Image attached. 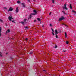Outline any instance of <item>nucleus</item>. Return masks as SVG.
<instances>
[{
    "mask_svg": "<svg viewBox=\"0 0 76 76\" xmlns=\"http://www.w3.org/2000/svg\"><path fill=\"white\" fill-rule=\"evenodd\" d=\"M28 1L29 2L30 1L29 0H28Z\"/></svg>",
    "mask_w": 76,
    "mask_h": 76,
    "instance_id": "obj_40",
    "label": "nucleus"
},
{
    "mask_svg": "<svg viewBox=\"0 0 76 76\" xmlns=\"http://www.w3.org/2000/svg\"><path fill=\"white\" fill-rule=\"evenodd\" d=\"M33 12H34V13H35V14L34 13H31L30 15V16H29V18H28V19H29V18H30V19H31V17L32 16V15L34 16V15H36V14H37V11L35 10H33Z\"/></svg>",
    "mask_w": 76,
    "mask_h": 76,
    "instance_id": "obj_1",
    "label": "nucleus"
},
{
    "mask_svg": "<svg viewBox=\"0 0 76 76\" xmlns=\"http://www.w3.org/2000/svg\"><path fill=\"white\" fill-rule=\"evenodd\" d=\"M52 1L53 3H54V0H52Z\"/></svg>",
    "mask_w": 76,
    "mask_h": 76,
    "instance_id": "obj_20",
    "label": "nucleus"
},
{
    "mask_svg": "<svg viewBox=\"0 0 76 76\" xmlns=\"http://www.w3.org/2000/svg\"><path fill=\"white\" fill-rule=\"evenodd\" d=\"M0 21H1V22H2V20H1V19H0Z\"/></svg>",
    "mask_w": 76,
    "mask_h": 76,
    "instance_id": "obj_31",
    "label": "nucleus"
},
{
    "mask_svg": "<svg viewBox=\"0 0 76 76\" xmlns=\"http://www.w3.org/2000/svg\"><path fill=\"white\" fill-rule=\"evenodd\" d=\"M62 12H63V13H64V15H66V14L65 13V12L64 11H62Z\"/></svg>",
    "mask_w": 76,
    "mask_h": 76,
    "instance_id": "obj_17",
    "label": "nucleus"
},
{
    "mask_svg": "<svg viewBox=\"0 0 76 76\" xmlns=\"http://www.w3.org/2000/svg\"><path fill=\"white\" fill-rule=\"evenodd\" d=\"M39 76H41V74H39Z\"/></svg>",
    "mask_w": 76,
    "mask_h": 76,
    "instance_id": "obj_39",
    "label": "nucleus"
},
{
    "mask_svg": "<svg viewBox=\"0 0 76 76\" xmlns=\"http://www.w3.org/2000/svg\"><path fill=\"white\" fill-rule=\"evenodd\" d=\"M36 21H37V20H34V22H36Z\"/></svg>",
    "mask_w": 76,
    "mask_h": 76,
    "instance_id": "obj_28",
    "label": "nucleus"
},
{
    "mask_svg": "<svg viewBox=\"0 0 76 76\" xmlns=\"http://www.w3.org/2000/svg\"><path fill=\"white\" fill-rule=\"evenodd\" d=\"M10 29H8L7 31H6V33H9L10 32Z\"/></svg>",
    "mask_w": 76,
    "mask_h": 76,
    "instance_id": "obj_9",
    "label": "nucleus"
},
{
    "mask_svg": "<svg viewBox=\"0 0 76 76\" xmlns=\"http://www.w3.org/2000/svg\"><path fill=\"white\" fill-rule=\"evenodd\" d=\"M17 3H18V4H19V3H20V1H17Z\"/></svg>",
    "mask_w": 76,
    "mask_h": 76,
    "instance_id": "obj_14",
    "label": "nucleus"
},
{
    "mask_svg": "<svg viewBox=\"0 0 76 76\" xmlns=\"http://www.w3.org/2000/svg\"><path fill=\"white\" fill-rule=\"evenodd\" d=\"M63 9H65L66 10H67L68 9L67 8V7H66V4H65L64 5V7H63Z\"/></svg>",
    "mask_w": 76,
    "mask_h": 76,
    "instance_id": "obj_4",
    "label": "nucleus"
},
{
    "mask_svg": "<svg viewBox=\"0 0 76 76\" xmlns=\"http://www.w3.org/2000/svg\"><path fill=\"white\" fill-rule=\"evenodd\" d=\"M57 34H58V32H55L56 35H57Z\"/></svg>",
    "mask_w": 76,
    "mask_h": 76,
    "instance_id": "obj_21",
    "label": "nucleus"
},
{
    "mask_svg": "<svg viewBox=\"0 0 76 76\" xmlns=\"http://www.w3.org/2000/svg\"><path fill=\"white\" fill-rule=\"evenodd\" d=\"M22 6H23V7H25V4L24 3H22Z\"/></svg>",
    "mask_w": 76,
    "mask_h": 76,
    "instance_id": "obj_12",
    "label": "nucleus"
},
{
    "mask_svg": "<svg viewBox=\"0 0 76 76\" xmlns=\"http://www.w3.org/2000/svg\"><path fill=\"white\" fill-rule=\"evenodd\" d=\"M0 57H2V53H0Z\"/></svg>",
    "mask_w": 76,
    "mask_h": 76,
    "instance_id": "obj_18",
    "label": "nucleus"
},
{
    "mask_svg": "<svg viewBox=\"0 0 76 76\" xmlns=\"http://www.w3.org/2000/svg\"><path fill=\"white\" fill-rule=\"evenodd\" d=\"M66 44H69V42H68V41H66Z\"/></svg>",
    "mask_w": 76,
    "mask_h": 76,
    "instance_id": "obj_19",
    "label": "nucleus"
},
{
    "mask_svg": "<svg viewBox=\"0 0 76 76\" xmlns=\"http://www.w3.org/2000/svg\"><path fill=\"white\" fill-rule=\"evenodd\" d=\"M63 52H64V53H65V52H66V51L65 50H63Z\"/></svg>",
    "mask_w": 76,
    "mask_h": 76,
    "instance_id": "obj_34",
    "label": "nucleus"
},
{
    "mask_svg": "<svg viewBox=\"0 0 76 76\" xmlns=\"http://www.w3.org/2000/svg\"><path fill=\"white\" fill-rule=\"evenodd\" d=\"M52 31H53V32H54V31L53 30V28L52 29Z\"/></svg>",
    "mask_w": 76,
    "mask_h": 76,
    "instance_id": "obj_26",
    "label": "nucleus"
},
{
    "mask_svg": "<svg viewBox=\"0 0 76 76\" xmlns=\"http://www.w3.org/2000/svg\"><path fill=\"white\" fill-rule=\"evenodd\" d=\"M69 6H70V9H72V5H71V4H70Z\"/></svg>",
    "mask_w": 76,
    "mask_h": 76,
    "instance_id": "obj_13",
    "label": "nucleus"
},
{
    "mask_svg": "<svg viewBox=\"0 0 76 76\" xmlns=\"http://www.w3.org/2000/svg\"><path fill=\"white\" fill-rule=\"evenodd\" d=\"M52 34H53V35H54V33L53 32H52Z\"/></svg>",
    "mask_w": 76,
    "mask_h": 76,
    "instance_id": "obj_23",
    "label": "nucleus"
},
{
    "mask_svg": "<svg viewBox=\"0 0 76 76\" xmlns=\"http://www.w3.org/2000/svg\"><path fill=\"white\" fill-rule=\"evenodd\" d=\"M24 21V22L23 21H22L20 22V23H21L22 24H23V25L24 23H26V19H25Z\"/></svg>",
    "mask_w": 76,
    "mask_h": 76,
    "instance_id": "obj_2",
    "label": "nucleus"
},
{
    "mask_svg": "<svg viewBox=\"0 0 76 76\" xmlns=\"http://www.w3.org/2000/svg\"><path fill=\"white\" fill-rule=\"evenodd\" d=\"M32 53H33L32 52H30V54H32Z\"/></svg>",
    "mask_w": 76,
    "mask_h": 76,
    "instance_id": "obj_29",
    "label": "nucleus"
},
{
    "mask_svg": "<svg viewBox=\"0 0 76 76\" xmlns=\"http://www.w3.org/2000/svg\"><path fill=\"white\" fill-rule=\"evenodd\" d=\"M13 10V9L11 7L10 8L9 10H8V11L9 12V11H12Z\"/></svg>",
    "mask_w": 76,
    "mask_h": 76,
    "instance_id": "obj_7",
    "label": "nucleus"
},
{
    "mask_svg": "<svg viewBox=\"0 0 76 76\" xmlns=\"http://www.w3.org/2000/svg\"><path fill=\"white\" fill-rule=\"evenodd\" d=\"M57 45H55V48H57Z\"/></svg>",
    "mask_w": 76,
    "mask_h": 76,
    "instance_id": "obj_25",
    "label": "nucleus"
},
{
    "mask_svg": "<svg viewBox=\"0 0 76 76\" xmlns=\"http://www.w3.org/2000/svg\"><path fill=\"white\" fill-rule=\"evenodd\" d=\"M12 22H13L14 23H15V21H14V20H12Z\"/></svg>",
    "mask_w": 76,
    "mask_h": 76,
    "instance_id": "obj_22",
    "label": "nucleus"
},
{
    "mask_svg": "<svg viewBox=\"0 0 76 76\" xmlns=\"http://www.w3.org/2000/svg\"><path fill=\"white\" fill-rule=\"evenodd\" d=\"M51 13L50 12L49 14V15H51Z\"/></svg>",
    "mask_w": 76,
    "mask_h": 76,
    "instance_id": "obj_33",
    "label": "nucleus"
},
{
    "mask_svg": "<svg viewBox=\"0 0 76 76\" xmlns=\"http://www.w3.org/2000/svg\"><path fill=\"white\" fill-rule=\"evenodd\" d=\"M6 55L7 54V53H6Z\"/></svg>",
    "mask_w": 76,
    "mask_h": 76,
    "instance_id": "obj_41",
    "label": "nucleus"
},
{
    "mask_svg": "<svg viewBox=\"0 0 76 76\" xmlns=\"http://www.w3.org/2000/svg\"><path fill=\"white\" fill-rule=\"evenodd\" d=\"M28 40V38H26V41H27Z\"/></svg>",
    "mask_w": 76,
    "mask_h": 76,
    "instance_id": "obj_24",
    "label": "nucleus"
},
{
    "mask_svg": "<svg viewBox=\"0 0 76 76\" xmlns=\"http://www.w3.org/2000/svg\"><path fill=\"white\" fill-rule=\"evenodd\" d=\"M64 17L62 16L61 18H60L59 19V21H61V20H64Z\"/></svg>",
    "mask_w": 76,
    "mask_h": 76,
    "instance_id": "obj_3",
    "label": "nucleus"
},
{
    "mask_svg": "<svg viewBox=\"0 0 76 76\" xmlns=\"http://www.w3.org/2000/svg\"><path fill=\"white\" fill-rule=\"evenodd\" d=\"M65 38H67V33L66 32H65Z\"/></svg>",
    "mask_w": 76,
    "mask_h": 76,
    "instance_id": "obj_11",
    "label": "nucleus"
},
{
    "mask_svg": "<svg viewBox=\"0 0 76 76\" xmlns=\"http://www.w3.org/2000/svg\"><path fill=\"white\" fill-rule=\"evenodd\" d=\"M6 26H7V24H6Z\"/></svg>",
    "mask_w": 76,
    "mask_h": 76,
    "instance_id": "obj_37",
    "label": "nucleus"
},
{
    "mask_svg": "<svg viewBox=\"0 0 76 76\" xmlns=\"http://www.w3.org/2000/svg\"><path fill=\"white\" fill-rule=\"evenodd\" d=\"M43 73H47V72L45 70H43Z\"/></svg>",
    "mask_w": 76,
    "mask_h": 76,
    "instance_id": "obj_8",
    "label": "nucleus"
},
{
    "mask_svg": "<svg viewBox=\"0 0 76 76\" xmlns=\"http://www.w3.org/2000/svg\"><path fill=\"white\" fill-rule=\"evenodd\" d=\"M75 13H76V12L75 11L74 12Z\"/></svg>",
    "mask_w": 76,
    "mask_h": 76,
    "instance_id": "obj_43",
    "label": "nucleus"
},
{
    "mask_svg": "<svg viewBox=\"0 0 76 76\" xmlns=\"http://www.w3.org/2000/svg\"><path fill=\"white\" fill-rule=\"evenodd\" d=\"M42 28H44V25H43L42 26Z\"/></svg>",
    "mask_w": 76,
    "mask_h": 76,
    "instance_id": "obj_35",
    "label": "nucleus"
},
{
    "mask_svg": "<svg viewBox=\"0 0 76 76\" xmlns=\"http://www.w3.org/2000/svg\"><path fill=\"white\" fill-rule=\"evenodd\" d=\"M1 28L0 27V36H1Z\"/></svg>",
    "mask_w": 76,
    "mask_h": 76,
    "instance_id": "obj_10",
    "label": "nucleus"
},
{
    "mask_svg": "<svg viewBox=\"0 0 76 76\" xmlns=\"http://www.w3.org/2000/svg\"><path fill=\"white\" fill-rule=\"evenodd\" d=\"M16 11V13H18V12H19V8H18V7H17Z\"/></svg>",
    "mask_w": 76,
    "mask_h": 76,
    "instance_id": "obj_6",
    "label": "nucleus"
},
{
    "mask_svg": "<svg viewBox=\"0 0 76 76\" xmlns=\"http://www.w3.org/2000/svg\"><path fill=\"white\" fill-rule=\"evenodd\" d=\"M13 18L12 17V16H9V17H8V19L10 20H12V19Z\"/></svg>",
    "mask_w": 76,
    "mask_h": 76,
    "instance_id": "obj_5",
    "label": "nucleus"
},
{
    "mask_svg": "<svg viewBox=\"0 0 76 76\" xmlns=\"http://www.w3.org/2000/svg\"><path fill=\"white\" fill-rule=\"evenodd\" d=\"M25 28L26 29H29V28H28V26H26Z\"/></svg>",
    "mask_w": 76,
    "mask_h": 76,
    "instance_id": "obj_15",
    "label": "nucleus"
},
{
    "mask_svg": "<svg viewBox=\"0 0 76 76\" xmlns=\"http://www.w3.org/2000/svg\"><path fill=\"white\" fill-rule=\"evenodd\" d=\"M37 19L39 21H41V19L40 18H37Z\"/></svg>",
    "mask_w": 76,
    "mask_h": 76,
    "instance_id": "obj_16",
    "label": "nucleus"
},
{
    "mask_svg": "<svg viewBox=\"0 0 76 76\" xmlns=\"http://www.w3.org/2000/svg\"><path fill=\"white\" fill-rule=\"evenodd\" d=\"M56 35V38H58V37L57 36V35Z\"/></svg>",
    "mask_w": 76,
    "mask_h": 76,
    "instance_id": "obj_32",
    "label": "nucleus"
},
{
    "mask_svg": "<svg viewBox=\"0 0 76 76\" xmlns=\"http://www.w3.org/2000/svg\"><path fill=\"white\" fill-rule=\"evenodd\" d=\"M73 12H74V11H73V10H72Z\"/></svg>",
    "mask_w": 76,
    "mask_h": 76,
    "instance_id": "obj_42",
    "label": "nucleus"
},
{
    "mask_svg": "<svg viewBox=\"0 0 76 76\" xmlns=\"http://www.w3.org/2000/svg\"><path fill=\"white\" fill-rule=\"evenodd\" d=\"M52 26V25H51V24H50V26Z\"/></svg>",
    "mask_w": 76,
    "mask_h": 76,
    "instance_id": "obj_36",
    "label": "nucleus"
},
{
    "mask_svg": "<svg viewBox=\"0 0 76 76\" xmlns=\"http://www.w3.org/2000/svg\"><path fill=\"white\" fill-rule=\"evenodd\" d=\"M55 32H57V30H55Z\"/></svg>",
    "mask_w": 76,
    "mask_h": 76,
    "instance_id": "obj_30",
    "label": "nucleus"
},
{
    "mask_svg": "<svg viewBox=\"0 0 76 76\" xmlns=\"http://www.w3.org/2000/svg\"><path fill=\"white\" fill-rule=\"evenodd\" d=\"M64 25H65V26H67V25H66V24H65Z\"/></svg>",
    "mask_w": 76,
    "mask_h": 76,
    "instance_id": "obj_38",
    "label": "nucleus"
},
{
    "mask_svg": "<svg viewBox=\"0 0 76 76\" xmlns=\"http://www.w3.org/2000/svg\"><path fill=\"white\" fill-rule=\"evenodd\" d=\"M4 9H7V8L6 7H4Z\"/></svg>",
    "mask_w": 76,
    "mask_h": 76,
    "instance_id": "obj_27",
    "label": "nucleus"
}]
</instances>
